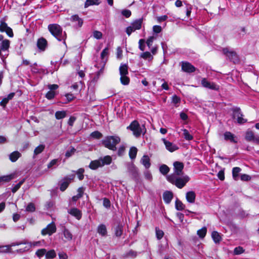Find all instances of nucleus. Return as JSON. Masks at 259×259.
Instances as JSON below:
<instances>
[{
    "instance_id": "09e8293b",
    "label": "nucleus",
    "mask_w": 259,
    "mask_h": 259,
    "mask_svg": "<svg viewBox=\"0 0 259 259\" xmlns=\"http://www.w3.org/2000/svg\"><path fill=\"white\" fill-rule=\"evenodd\" d=\"M84 172V169L83 168H80L78 169L76 171V174L78 176V178L79 180H82L84 178L83 173Z\"/></svg>"
},
{
    "instance_id": "393cba45",
    "label": "nucleus",
    "mask_w": 259,
    "mask_h": 259,
    "mask_svg": "<svg viewBox=\"0 0 259 259\" xmlns=\"http://www.w3.org/2000/svg\"><path fill=\"white\" fill-rule=\"evenodd\" d=\"M196 194L194 191H191L186 193V198L187 201L190 203L195 202Z\"/></svg>"
},
{
    "instance_id": "a19ab883",
    "label": "nucleus",
    "mask_w": 259,
    "mask_h": 259,
    "mask_svg": "<svg viewBox=\"0 0 259 259\" xmlns=\"http://www.w3.org/2000/svg\"><path fill=\"white\" fill-rule=\"evenodd\" d=\"M184 4L185 5L186 16L187 17H189L191 13L192 6L187 3L186 2H184Z\"/></svg>"
},
{
    "instance_id": "37998d69",
    "label": "nucleus",
    "mask_w": 259,
    "mask_h": 259,
    "mask_svg": "<svg viewBox=\"0 0 259 259\" xmlns=\"http://www.w3.org/2000/svg\"><path fill=\"white\" fill-rule=\"evenodd\" d=\"M159 171L161 174L165 175L169 172V168L166 165L162 164L159 167Z\"/></svg>"
},
{
    "instance_id": "f704fd0d",
    "label": "nucleus",
    "mask_w": 259,
    "mask_h": 259,
    "mask_svg": "<svg viewBox=\"0 0 259 259\" xmlns=\"http://www.w3.org/2000/svg\"><path fill=\"white\" fill-rule=\"evenodd\" d=\"M10 47V41L8 39L3 40L0 44V49L2 51L7 50Z\"/></svg>"
},
{
    "instance_id": "1a4fd4ad",
    "label": "nucleus",
    "mask_w": 259,
    "mask_h": 259,
    "mask_svg": "<svg viewBox=\"0 0 259 259\" xmlns=\"http://www.w3.org/2000/svg\"><path fill=\"white\" fill-rule=\"evenodd\" d=\"M69 20L72 22L73 27L76 29L80 28L83 23V19L76 14L72 15Z\"/></svg>"
},
{
    "instance_id": "ea45409f",
    "label": "nucleus",
    "mask_w": 259,
    "mask_h": 259,
    "mask_svg": "<svg viewBox=\"0 0 259 259\" xmlns=\"http://www.w3.org/2000/svg\"><path fill=\"white\" fill-rule=\"evenodd\" d=\"M63 235L64 237L67 240H71L72 239V233L70 232L69 230L66 228H64L63 231Z\"/></svg>"
},
{
    "instance_id": "2f4dec72",
    "label": "nucleus",
    "mask_w": 259,
    "mask_h": 259,
    "mask_svg": "<svg viewBox=\"0 0 259 259\" xmlns=\"http://www.w3.org/2000/svg\"><path fill=\"white\" fill-rule=\"evenodd\" d=\"M241 169L239 167H235L232 169V176L234 180L237 181L239 179V174Z\"/></svg>"
},
{
    "instance_id": "e433bc0d",
    "label": "nucleus",
    "mask_w": 259,
    "mask_h": 259,
    "mask_svg": "<svg viewBox=\"0 0 259 259\" xmlns=\"http://www.w3.org/2000/svg\"><path fill=\"white\" fill-rule=\"evenodd\" d=\"M100 4L99 0H86L84 3V8H87L92 5H98Z\"/></svg>"
},
{
    "instance_id": "0e129e2a",
    "label": "nucleus",
    "mask_w": 259,
    "mask_h": 259,
    "mask_svg": "<svg viewBox=\"0 0 259 259\" xmlns=\"http://www.w3.org/2000/svg\"><path fill=\"white\" fill-rule=\"evenodd\" d=\"M244 252V249L242 247L238 246L234 249V253L235 254L238 255Z\"/></svg>"
},
{
    "instance_id": "f03ea898",
    "label": "nucleus",
    "mask_w": 259,
    "mask_h": 259,
    "mask_svg": "<svg viewBox=\"0 0 259 259\" xmlns=\"http://www.w3.org/2000/svg\"><path fill=\"white\" fill-rule=\"evenodd\" d=\"M112 161V157L109 155L101 157L99 159L91 161L89 167L92 170H96L105 165H109Z\"/></svg>"
},
{
    "instance_id": "6ab92c4d",
    "label": "nucleus",
    "mask_w": 259,
    "mask_h": 259,
    "mask_svg": "<svg viewBox=\"0 0 259 259\" xmlns=\"http://www.w3.org/2000/svg\"><path fill=\"white\" fill-rule=\"evenodd\" d=\"M58 88L59 86L57 84H50V100L53 99L58 94Z\"/></svg>"
},
{
    "instance_id": "cd10ccee",
    "label": "nucleus",
    "mask_w": 259,
    "mask_h": 259,
    "mask_svg": "<svg viewBox=\"0 0 259 259\" xmlns=\"http://www.w3.org/2000/svg\"><path fill=\"white\" fill-rule=\"evenodd\" d=\"M21 153L19 152L16 151L13 152L9 155V159L12 162H16L18 158L21 157Z\"/></svg>"
},
{
    "instance_id": "39448f33",
    "label": "nucleus",
    "mask_w": 259,
    "mask_h": 259,
    "mask_svg": "<svg viewBox=\"0 0 259 259\" xmlns=\"http://www.w3.org/2000/svg\"><path fill=\"white\" fill-rule=\"evenodd\" d=\"M127 172L137 183L139 180V173L138 168L133 162H128L125 164Z\"/></svg>"
},
{
    "instance_id": "864d4df0",
    "label": "nucleus",
    "mask_w": 259,
    "mask_h": 259,
    "mask_svg": "<svg viewBox=\"0 0 259 259\" xmlns=\"http://www.w3.org/2000/svg\"><path fill=\"white\" fill-rule=\"evenodd\" d=\"M76 151V149L73 147H71L69 149L67 150V151L65 153V156L67 158L71 157L72 155L74 154Z\"/></svg>"
},
{
    "instance_id": "5701e85b",
    "label": "nucleus",
    "mask_w": 259,
    "mask_h": 259,
    "mask_svg": "<svg viewBox=\"0 0 259 259\" xmlns=\"http://www.w3.org/2000/svg\"><path fill=\"white\" fill-rule=\"evenodd\" d=\"M109 55V49L108 47L105 48L101 53V59L103 63V67L105 65Z\"/></svg>"
},
{
    "instance_id": "e2e57ef3",
    "label": "nucleus",
    "mask_w": 259,
    "mask_h": 259,
    "mask_svg": "<svg viewBox=\"0 0 259 259\" xmlns=\"http://www.w3.org/2000/svg\"><path fill=\"white\" fill-rule=\"evenodd\" d=\"M121 14L126 18H129L131 15V11L127 9L123 10L121 11Z\"/></svg>"
},
{
    "instance_id": "338daca9",
    "label": "nucleus",
    "mask_w": 259,
    "mask_h": 259,
    "mask_svg": "<svg viewBox=\"0 0 259 259\" xmlns=\"http://www.w3.org/2000/svg\"><path fill=\"white\" fill-rule=\"evenodd\" d=\"M93 36L95 38L99 39H101L102 37V33L99 31H95L93 32Z\"/></svg>"
},
{
    "instance_id": "680f3d73",
    "label": "nucleus",
    "mask_w": 259,
    "mask_h": 259,
    "mask_svg": "<svg viewBox=\"0 0 259 259\" xmlns=\"http://www.w3.org/2000/svg\"><path fill=\"white\" fill-rule=\"evenodd\" d=\"M144 175L145 178L146 180H147L149 181H152V176L149 170H147L145 171L144 172Z\"/></svg>"
},
{
    "instance_id": "b1692460",
    "label": "nucleus",
    "mask_w": 259,
    "mask_h": 259,
    "mask_svg": "<svg viewBox=\"0 0 259 259\" xmlns=\"http://www.w3.org/2000/svg\"><path fill=\"white\" fill-rule=\"evenodd\" d=\"M173 198V194L171 192L166 191L163 194V199L166 204H169Z\"/></svg>"
},
{
    "instance_id": "774afa93",
    "label": "nucleus",
    "mask_w": 259,
    "mask_h": 259,
    "mask_svg": "<svg viewBox=\"0 0 259 259\" xmlns=\"http://www.w3.org/2000/svg\"><path fill=\"white\" fill-rule=\"evenodd\" d=\"M161 27L159 25H154L153 27V31L155 33H159L161 31Z\"/></svg>"
},
{
    "instance_id": "2eb2a0df",
    "label": "nucleus",
    "mask_w": 259,
    "mask_h": 259,
    "mask_svg": "<svg viewBox=\"0 0 259 259\" xmlns=\"http://www.w3.org/2000/svg\"><path fill=\"white\" fill-rule=\"evenodd\" d=\"M47 45L48 41L46 39L42 37L38 39L36 45L39 52L44 51L47 48Z\"/></svg>"
},
{
    "instance_id": "a18cd8bd",
    "label": "nucleus",
    "mask_w": 259,
    "mask_h": 259,
    "mask_svg": "<svg viewBox=\"0 0 259 259\" xmlns=\"http://www.w3.org/2000/svg\"><path fill=\"white\" fill-rule=\"evenodd\" d=\"M66 115V113L64 111H58L55 113V117L57 119H61L64 118Z\"/></svg>"
},
{
    "instance_id": "de8ad7c7",
    "label": "nucleus",
    "mask_w": 259,
    "mask_h": 259,
    "mask_svg": "<svg viewBox=\"0 0 259 259\" xmlns=\"http://www.w3.org/2000/svg\"><path fill=\"white\" fill-rule=\"evenodd\" d=\"M120 81L123 85H127L130 82V78L126 75H120Z\"/></svg>"
},
{
    "instance_id": "aec40b11",
    "label": "nucleus",
    "mask_w": 259,
    "mask_h": 259,
    "mask_svg": "<svg viewBox=\"0 0 259 259\" xmlns=\"http://www.w3.org/2000/svg\"><path fill=\"white\" fill-rule=\"evenodd\" d=\"M141 163L146 169H148L151 166L150 159L147 155H144L140 160Z\"/></svg>"
},
{
    "instance_id": "20e7f679",
    "label": "nucleus",
    "mask_w": 259,
    "mask_h": 259,
    "mask_svg": "<svg viewBox=\"0 0 259 259\" xmlns=\"http://www.w3.org/2000/svg\"><path fill=\"white\" fill-rule=\"evenodd\" d=\"M50 32L58 40H63L64 44H65L66 34L65 32H63L60 25L56 24L50 25Z\"/></svg>"
},
{
    "instance_id": "c9c22d12",
    "label": "nucleus",
    "mask_w": 259,
    "mask_h": 259,
    "mask_svg": "<svg viewBox=\"0 0 259 259\" xmlns=\"http://www.w3.org/2000/svg\"><path fill=\"white\" fill-rule=\"evenodd\" d=\"M138 149L135 147H132L129 151V156L132 160L135 159L136 157Z\"/></svg>"
},
{
    "instance_id": "4c0bfd02",
    "label": "nucleus",
    "mask_w": 259,
    "mask_h": 259,
    "mask_svg": "<svg viewBox=\"0 0 259 259\" xmlns=\"http://www.w3.org/2000/svg\"><path fill=\"white\" fill-rule=\"evenodd\" d=\"M137 256V252L132 249L128 251L123 254V257L126 258L131 257L132 258H135Z\"/></svg>"
},
{
    "instance_id": "9b49d317",
    "label": "nucleus",
    "mask_w": 259,
    "mask_h": 259,
    "mask_svg": "<svg viewBox=\"0 0 259 259\" xmlns=\"http://www.w3.org/2000/svg\"><path fill=\"white\" fill-rule=\"evenodd\" d=\"M223 53L229 58L230 61L235 63L238 61L237 56L234 51H230L228 48H224L223 50Z\"/></svg>"
},
{
    "instance_id": "8fccbe9b",
    "label": "nucleus",
    "mask_w": 259,
    "mask_h": 259,
    "mask_svg": "<svg viewBox=\"0 0 259 259\" xmlns=\"http://www.w3.org/2000/svg\"><path fill=\"white\" fill-rule=\"evenodd\" d=\"M61 162L60 159H55L50 162V168L55 166V167L58 166Z\"/></svg>"
},
{
    "instance_id": "4be33fe9",
    "label": "nucleus",
    "mask_w": 259,
    "mask_h": 259,
    "mask_svg": "<svg viewBox=\"0 0 259 259\" xmlns=\"http://www.w3.org/2000/svg\"><path fill=\"white\" fill-rule=\"evenodd\" d=\"M39 243V241L34 242L33 243L29 242L27 243H25V244L26 245L23 248L19 249V250H17V252H22L25 251L26 250H29L31 246H38Z\"/></svg>"
},
{
    "instance_id": "7c9ffc66",
    "label": "nucleus",
    "mask_w": 259,
    "mask_h": 259,
    "mask_svg": "<svg viewBox=\"0 0 259 259\" xmlns=\"http://www.w3.org/2000/svg\"><path fill=\"white\" fill-rule=\"evenodd\" d=\"M128 66L126 64H121L119 67V72L120 75L128 74Z\"/></svg>"
},
{
    "instance_id": "f3484780",
    "label": "nucleus",
    "mask_w": 259,
    "mask_h": 259,
    "mask_svg": "<svg viewBox=\"0 0 259 259\" xmlns=\"http://www.w3.org/2000/svg\"><path fill=\"white\" fill-rule=\"evenodd\" d=\"M16 177V173L13 172L8 175L0 177V184L10 182Z\"/></svg>"
},
{
    "instance_id": "ddd939ff",
    "label": "nucleus",
    "mask_w": 259,
    "mask_h": 259,
    "mask_svg": "<svg viewBox=\"0 0 259 259\" xmlns=\"http://www.w3.org/2000/svg\"><path fill=\"white\" fill-rule=\"evenodd\" d=\"M162 141L164 144L166 150H167L170 152H173L179 149V147H178L177 145H176V144H174L172 142H170L166 140L164 138L162 139Z\"/></svg>"
},
{
    "instance_id": "dca6fc26",
    "label": "nucleus",
    "mask_w": 259,
    "mask_h": 259,
    "mask_svg": "<svg viewBox=\"0 0 259 259\" xmlns=\"http://www.w3.org/2000/svg\"><path fill=\"white\" fill-rule=\"evenodd\" d=\"M21 242L19 243H12L10 245H0V253H7L11 252L12 247L17 246L22 244Z\"/></svg>"
},
{
    "instance_id": "bb28decb",
    "label": "nucleus",
    "mask_w": 259,
    "mask_h": 259,
    "mask_svg": "<svg viewBox=\"0 0 259 259\" xmlns=\"http://www.w3.org/2000/svg\"><path fill=\"white\" fill-rule=\"evenodd\" d=\"M97 232L102 236L105 237L107 234L106 227L104 224H100L97 227Z\"/></svg>"
},
{
    "instance_id": "6e6d98bb",
    "label": "nucleus",
    "mask_w": 259,
    "mask_h": 259,
    "mask_svg": "<svg viewBox=\"0 0 259 259\" xmlns=\"http://www.w3.org/2000/svg\"><path fill=\"white\" fill-rule=\"evenodd\" d=\"M115 234L117 237H120L122 234V228L121 226H117L115 228Z\"/></svg>"
},
{
    "instance_id": "9d476101",
    "label": "nucleus",
    "mask_w": 259,
    "mask_h": 259,
    "mask_svg": "<svg viewBox=\"0 0 259 259\" xmlns=\"http://www.w3.org/2000/svg\"><path fill=\"white\" fill-rule=\"evenodd\" d=\"M182 70L185 72L192 73L196 70V68L190 63L187 61L182 62Z\"/></svg>"
},
{
    "instance_id": "7ed1b4c3",
    "label": "nucleus",
    "mask_w": 259,
    "mask_h": 259,
    "mask_svg": "<svg viewBox=\"0 0 259 259\" xmlns=\"http://www.w3.org/2000/svg\"><path fill=\"white\" fill-rule=\"evenodd\" d=\"M120 142V139L116 136H107L102 141L104 146L111 150L116 151V145Z\"/></svg>"
},
{
    "instance_id": "6e6552de",
    "label": "nucleus",
    "mask_w": 259,
    "mask_h": 259,
    "mask_svg": "<svg viewBox=\"0 0 259 259\" xmlns=\"http://www.w3.org/2000/svg\"><path fill=\"white\" fill-rule=\"evenodd\" d=\"M202 85L205 88L209 89L214 91H219L220 86L213 82H210L205 78H203L201 80Z\"/></svg>"
},
{
    "instance_id": "c756f323",
    "label": "nucleus",
    "mask_w": 259,
    "mask_h": 259,
    "mask_svg": "<svg viewBox=\"0 0 259 259\" xmlns=\"http://www.w3.org/2000/svg\"><path fill=\"white\" fill-rule=\"evenodd\" d=\"M45 146L43 144H40L36 147L33 152V158H35L36 156L41 153L45 149Z\"/></svg>"
},
{
    "instance_id": "79ce46f5",
    "label": "nucleus",
    "mask_w": 259,
    "mask_h": 259,
    "mask_svg": "<svg viewBox=\"0 0 259 259\" xmlns=\"http://www.w3.org/2000/svg\"><path fill=\"white\" fill-rule=\"evenodd\" d=\"M182 131L183 132V135L185 140L188 141H191L193 140V136L189 133V131L187 130L183 129Z\"/></svg>"
},
{
    "instance_id": "49530a36",
    "label": "nucleus",
    "mask_w": 259,
    "mask_h": 259,
    "mask_svg": "<svg viewBox=\"0 0 259 259\" xmlns=\"http://www.w3.org/2000/svg\"><path fill=\"white\" fill-rule=\"evenodd\" d=\"M156 237L158 240H160L164 235V232L162 230L159 229L158 228H155Z\"/></svg>"
},
{
    "instance_id": "473e14b6",
    "label": "nucleus",
    "mask_w": 259,
    "mask_h": 259,
    "mask_svg": "<svg viewBox=\"0 0 259 259\" xmlns=\"http://www.w3.org/2000/svg\"><path fill=\"white\" fill-rule=\"evenodd\" d=\"M140 57L144 60H148L149 61H152L153 59V56L149 52H145L141 53Z\"/></svg>"
},
{
    "instance_id": "603ef678",
    "label": "nucleus",
    "mask_w": 259,
    "mask_h": 259,
    "mask_svg": "<svg viewBox=\"0 0 259 259\" xmlns=\"http://www.w3.org/2000/svg\"><path fill=\"white\" fill-rule=\"evenodd\" d=\"M25 181V179H23L22 180H21L18 184L16 185L12 189V191L13 193H15L17 191V190L20 188L21 185L24 183Z\"/></svg>"
},
{
    "instance_id": "a878e982",
    "label": "nucleus",
    "mask_w": 259,
    "mask_h": 259,
    "mask_svg": "<svg viewBox=\"0 0 259 259\" xmlns=\"http://www.w3.org/2000/svg\"><path fill=\"white\" fill-rule=\"evenodd\" d=\"M224 139L226 141H230L231 142L236 143L237 140L235 139V136L230 132H226L224 134Z\"/></svg>"
},
{
    "instance_id": "c85d7f7f",
    "label": "nucleus",
    "mask_w": 259,
    "mask_h": 259,
    "mask_svg": "<svg viewBox=\"0 0 259 259\" xmlns=\"http://www.w3.org/2000/svg\"><path fill=\"white\" fill-rule=\"evenodd\" d=\"M142 22V19H137L132 23L131 26L134 28L135 30H139L141 28Z\"/></svg>"
},
{
    "instance_id": "72a5a7b5",
    "label": "nucleus",
    "mask_w": 259,
    "mask_h": 259,
    "mask_svg": "<svg viewBox=\"0 0 259 259\" xmlns=\"http://www.w3.org/2000/svg\"><path fill=\"white\" fill-rule=\"evenodd\" d=\"M211 237L215 243H219L222 239L220 234L217 231H213L211 233Z\"/></svg>"
},
{
    "instance_id": "412c9836",
    "label": "nucleus",
    "mask_w": 259,
    "mask_h": 259,
    "mask_svg": "<svg viewBox=\"0 0 259 259\" xmlns=\"http://www.w3.org/2000/svg\"><path fill=\"white\" fill-rule=\"evenodd\" d=\"M73 176L71 178H65L61 182L60 186V189L62 191H65L68 187L71 180L73 179Z\"/></svg>"
},
{
    "instance_id": "58836bf2",
    "label": "nucleus",
    "mask_w": 259,
    "mask_h": 259,
    "mask_svg": "<svg viewBox=\"0 0 259 259\" xmlns=\"http://www.w3.org/2000/svg\"><path fill=\"white\" fill-rule=\"evenodd\" d=\"M255 135L251 131H247L245 134V139L249 142H252L254 138Z\"/></svg>"
},
{
    "instance_id": "bf43d9fd",
    "label": "nucleus",
    "mask_w": 259,
    "mask_h": 259,
    "mask_svg": "<svg viewBox=\"0 0 259 259\" xmlns=\"http://www.w3.org/2000/svg\"><path fill=\"white\" fill-rule=\"evenodd\" d=\"M155 39V37L154 36H151L148 37V38L147 39V41H145V44H146L147 46L149 48H150L151 46H152L153 42L154 40Z\"/></svg>"
},
{
    "instance_id": "052dcab7",
    "label": "nucleus",
    "mask_w": 259,
    "mask_h": 259,
    "mask_svg": "<svg viewBox=\"0 0 259 259\" xmlns=\"http://www.w3.org/2000/svg\"><path fill=\"white\" fill-rule=\"evenodd\" d=\"M56 231V227L54 221L50 223V236Z\"/></svg>"
},
{
    "instance_id": "a211bd4d",
    "label": "nucleus",
    "mask_w": 259,
    "mask_h": 259,
    "mask_svg": "<svg viewBox=\"0 0 259 259\" xmlns=\"http://www.w3.org/2000/svg\"><path fill=\"white\" fill-rule=\"evenodd\" d=\"M68 212L74 217L77 220H79L82 217L81 211L77 208H72L68 210Z\"/></svg>"
},
{
    "instance_id": "f8f14e48",
    "label": "nucleus",
    "mask_w": 259,
    "mask_h": 259,
    "mask_svg": "<svg viewBox=\"0 0 259 259\" xmlns=\"http://www.w3.org/2000/svg\"><path fill=\"white\" fill-rule=\"evenodd\" d=\"M0 31L5 32L9 37L13 36L12 29L8 26L7 24L4 21H1L0 24Z\"/></svg>"
},
{
    "instance_id": "13d9d810",
    "label": "nucleus",
    "mask_w": 259,
    "mask_h": 259,
    "mask_svg": "<svg viewBox=\"0 0 259 259\" xmlns=\"http://www.w3.org/2000/svg\"><path fill=\"white\" fill-rule=\"evenodd\" d=\"M145 40L144 39H140L139 41V48L142 51H144L145 50Z\"/></svg>"
},
{
    "instance_id": "423d86ee",
    "label": "nucleus",
    "mask_w": 259,
    "mask_h": 259,
    "mask_svg": "<svg viewBox=\"0 0 259 259\" xmlns=\"http://www.w3.org/2000/svg\"><path fill=\"white\" fill-rule=\"evenodd\" d=\"M232 111L233 118L236 119L238 123L243 124L247 122V120L243 118V115L240 108L234 107L232 109Z\"/></svg>"
},
{
    "instance_id": "c03bdc74",
    "label": "nucleus",
    "mask_w": 259,
    "mask_h": 259,
    "mask_svg": "<svg viewBox=\"0 0 259 259\" xmlns=\"http://www.w3.org/2000/svg\"><path fill=\"white\" fill-rule=\"evenodd\" d=\"M175 207L177 210L181 211L184 209L185 205L180 200L177 199L175 202Z\"/></svg>"
},
{
    "instance_id": "3c124183",
    "label": "nucleus",
    "mask_w": 259,
    "mask_h": 259,
    "mask_svg": "<svg viewBox=\"0 0 259 259\" xmlns=\"http://www.w3.org/2000/svg\"><path fill=\"white\" fill-rule=\"evenodd\" d=\"M207 229L205 227H203L197 231V235L200 238H203L206 234Z\"/></svg>"
},
{
    "instance_id": "4d7b16f0",
    "label": "nucleus",
    "mask_w": 259,
    "mask_h": 259,
    "mask_svg": "<svg viewBox=\"0 0 259 259\" xmlns=\"http://www.w3.org/2000/svg\"><path fill=\"white\" fill-rule=\"evenodd\" d=\"M26 210L28 212H34L35 210V207L33 203H29L26 207Z\"/></svg>"
},
{
    "instance_id": "69168bd1",
    "label": "nucleus",
    "mask_w": 259,
    "mask_h": 259,
    "mask_svg": "<svg viewBox=\"0 0 259 259\" xmlns=\"http://www.w3.org/2000/svg\"><path fill=\"white\" fill-rule=\"evenodd\" d=\"M83 82L81 80H80L79 82H75L74 84H73L71 88L73 89L74 90L77 91L78 89L79 85H82Z\"/></svg>"
},
{
    "instance_id": "0eeeda50",
    "label": "nucleus",
    "mask_w": 259,
    "mask_h": 259,
    "mask_svg": "<svg viewBox=\"0 0 259 259\" xmlns=\"http://www.w3.org/2000/svg\"><path fill=\"white\" fill-rule=\"evenodd\" d=\"M128 129H130L133 132L134 135L136 137H139L142 133V129L137 120H134L131 124L127 127Z\"/></svg>"
},
{
    "instance_id": "4468645a",
    "label": "nucleus",
    "mask_w": 259,
    "mask_h": 259,
    "mask_svg": "<svg viewBox=\"0 0 259 259\" xmlns=\"http://www.w3.org/2000/svg\"><path fill=\"white\" fill-rule=\"evenodd\" d=\"M174 172L172 174L181 175L184 168V164L182 162L176 161L174 163Z\"/></svg>"
},
{
    "instance_id": "5fc2aeb1",
    "label": "nucleus",
    "mask_w": 259,
    "mask_h": 259,
    "mask_svg": "<svg viewBox=\"0 0 259 259\" xmlns=\"http://www.w3.org/2000/svg\"><path fill=\"white\" fill-rule=\"evenodd\" d=\"M91 137L97 139H99L102 137V134L99 131H95L91 134Z\"/></svg>"
},
{
    "instance_id": "f257e3e1",
    "label": "nucleus",
    "mask_w": 259,
    "mask_h": 259,
    "mask_svg": "<svg viewBox=\"0 0 259 259\" xmlns=\"http://www.w3.org/2000/svg\"><path fill=\"white\" fill-rule=\"evenodd\" d=\"M180 176L176 174H170L166 176V179L169 183L175 185L178 188L182 189L189 181L190 178L187 176H184L182 177H180Z\"/></svg>"
}]
</instances>
